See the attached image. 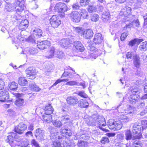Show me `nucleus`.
Returning a JSON list of instances; mask_svg holds the SVG:
<instances>
[{"label":"nucleus","mask_w":147,"mask_h":147,"mask_svg":"<svg viewBox=\"0 0 147 147\" xmlns=\"http://www.w3.org/2000/svg\"><path fill=\"white\" fill-rule=\"evenodd\" d=\"M107 125L110 129L114 131L120 129L122 126L121 122L115 121L112 119H109L108 121Z\"/></svg>","instance_id":"f257e3e1"},{"label":"nucleus","mask_w":147,"mask_h":147,"mask_svg":"<svg viewBox=\"0 0 147 147\" xmlns=\"http://www.w3.org/2000/svg\"><path fill=\"white\" fill-rule=\"evenodd\" d=\"M125 25L123 28V30H130L132 27L137 29L139 28L140 25L138 20L132 22L127 20L125 21Z\"/></svg>","instance_id":"f03ea898"},{"label":"nucleus","mask_w":147,"mask_h":147,"mask_svg":"<svg viewBox=\"0 0 147 147\" xmlns=\"http://www.w3.org/2000/svg\"><path fill=\"white\" fill-rule=\"evenodd\" d=\"M55 8L57 10L58 12L61 13L60 16L61 17H63L65 16L64 12L67 11L68 9L67 5L64 3L59 2L56 4Z\"/></svg>","instance_id":"7ed1b4c3"},{"label":"nucleus","mask_w":147,"mask_h":147,"mask_svg":"<svg viewBox=\"0 0 147 147\" xmlns=\"http://www.w3.org/2000/svg\"><path fill=\"white\" fill-rule=\"evenodd\" d=\"M131 125H132V131L134 134H136V138L139 139L141 138L142 137L141 130L142 126L139 125L137 123L132 124Z\"/></svg>","instance_id":"20e7f679"},{"label":"nucleus","mask_w":147,"mask_h":147,"mask_svg":"<svg viewBox=\"0 0 147 147\" xmlns=\"http://www.w3.org/2000/svg\"><path fill=\"white\" fill-rule=\"evenodd\" d=\"M27 77L29 79L33 80L36 78V72L35 68L29 67L25 71Z\"/></svg>","instance_id":"39448f33"},{"label":"nucleus","mask_w":147,"mask_h":147,"mask_svg":"<svg viewBox=\"0 0 147 147\" xmlns=\"http://www.w3.org/2000/svg\"><path fill=\"white\" fill-rule=\"evenodd\" d=\"M49 21L50 24L54 28L58 27L61 24V21L56 15L53 16Z\"/></svg>","instance_id":"423d86ee"},{"label":"nucleus","mask_w":147,"mask_h":147,"mask_svg":"<svg viewBox=\"0 0 147 147\" xmlns=\"http://www.w3.org/2000/svg\"><path fill=\"white\" fill-rule=\"evenodd\" d=\"M7 137V139L6 140V141L8 142L11 146H14L15 145L14 142V139H17L18 138L16 134L12 132L9 133Z\"/></svg>","instance_id":"0eeeda50"},{"label":"nucleus","mask_w":147,"mask_h":147,"mask_svg":"<svg viewBox=\"0 0 147 147\" xmlns=\"http://www.w3.org/2000/svg\"><path fill=\"white\" fill-rule=\"evenodd\" d=\"M27 129L26 125L22 123H20L17 126L15 127L14 129L15 132L19 134H22Z\"/></svg>","instance_id":"6e6552de"},{"label":"nucleus","mask_w":147,"mask_h":147,"mask_svg":"<svg viewBox=\"0 0 147 147\" xmlns=\"http://www.w3.org/2000/svg\"><path fill=\"white\" fill-rule=\"evenodd\" d=\"M71 20L75 22H78L80 20L81 17L78 11H73L70 14Z\"/></svg>","instance_id":"1a4fd4ad"},{"label":"nucleus","mask_w":147,"mask_h":147,"mask_svg":"<svg viewBox=\"0 0 147 147\" xmlns=\"http://www.w3.org/2000/svg\"><path fill=\"white\" fill-rule=\"evenodd\" d=\"M12 94L17 98L15 102V104L18 107L22 106L24 102V100L21 97L23 95L21 94L16 93L14 92Z\"/></svg>","instance_id":"9d476101"},{"label":"nucleus","mask_w":147,"mask_h":147,"mask_svg":"<svg viewBox=\"0 0 147 147\" xmlns=\"http://www.w3.org/2000/svg\"><path fill=\"white\" fill-rule=\"evenodd\" d=\"M96 121V124H97V126L99 127V128L104 131H105V129L102 128V126H104L106 125L104 118L101 116H98Z\"/></svg>","instance_id":"9b49d317"},{"label":"nucleus","mask_w":147,"mask_h":147,"mask_svg":"<svg viewBox=\"0 0 147 147\" xmlns=\"http://www.w3.org/2000/svg\"><path fill=\"white\" fill-rule=\"evenodd\" d=\"M50 46V42L47 40L42 41L37 43L38 48L41 50H43L48 48Z\"/></svg>","instance_id":"f8f14e48"},{"label":"nucleus","mask_w":147,"mask_h":147,"mask_svg":"<svg viewBox=\"0 0 147 147\" xmlns=\"http://www.w3.org/2000/svg\"><path fill=\"white\" fill-rule=\"evenodd\" d=\"M67 103L72 105H75L79 102L78 99L76 97L71 96L67 97Z\"/></svg>","instance_id":"ddd939ff"},{"label":"nucleus","mask_w":147,"mask_h":147,"mask_svg":"<svg viewBox=\"0 0 147 147\" xmlns=\"http://www.w3.org/2000/svg\"><path fill=\"white\" fill-rule=\"evenodd\" d=\"M55 48L53 47H51L45 54V57L48 59L55 57Z\"/></svg>","instance_id":"4468645a"},{"label":"nucleus","mask_w":147,"mask_h":147,"mask_svg":"<svg viewBox=\"0 0 147 147\" xmlns=\"http://www.w3.org/2000/svg\"><path fill=\"white\" fill-rule=\"evenodd\" d=\"M45 132L44 130L42 129H37L35 131V136L37 139L42 140L43 139Z\"/></svg>","instance_id":"2eb2a0df"},{"label":"nucleus","mask_w":147,"mask_h":147,"mask_svg":"<svg viewBox=\"0 0 147 147\" xmlns=\"http://www.w3.org/2000/svg\"><path fill=\"white\" fill-rule=\"evenodd\" d=\"M97 117H98V115L95 114L92 116V117H89L87 121L88 124L90 125H96Z\"/></svg>","instance_id":"dca6fc26"},{"label":"nucleus","mask_w":147,"mask_h":147,"mask_svg":"<svg viewBox=\"0 0 147 147\" xmlns=\"http://www.w3.org/2000/svg\"><path fill=\"white\" fill-rule=\"evenodd\" d=\"M9 95L8 92L5 90L0 92V101L4 102L9 98Z\"/></svg>","instance_id":"f3484780"},{"label":"nucleus","mask_w":147,"mask_h":147,"mask_svg":"<svg viewBox=\"0 0 147 147\" xmlns=\"http://www.w3.org/2000/svg\"><path fill=\"white\" fill-rule=\"evenodd\" d=\"M102 40V34L100 33H98L95 34L93 41L95 44H99L101 43Z\"/></svg>","instance_id":"a211bd4d"},{"label":"nucleus","mask_w":147,"mask_h":147,"mask_svg":"<svg viewBox=\"0 0 147 147\" xmlns=\"http://www.w3.org/2000/svg\"><path fill=\"white\" fill-rule=\"evenodd\" d=\"M93 33L92 30L90 29L84 31L83 36V37L86 39H90L93 36Z\"/></svg>","instance_id":"6ab92c4d"},{"label":"nucleus","mask_w":147,"mask_h":147,"mask_svg":"<svg viewBox=\"0 0 147 147\" xmlns=\"http://www.w3.org/2000/svg\"><path fill=\"white\" fill-rule=\"evenodd\" d=\"M29 22L28 20L26 19L21 21L18 26L20 29L23 30H25L28 26Z\"/></svg>","instance_id":"aec40b11"},{"label":"nucleus","mask_w":147,"mask_h":147,"mask_svg":"<svg viewBox=\"0 0 147 147\" xmlns=\"http://www.w3.org/2000/svg\"><path fill=\"white\" fill-rule=\"evenodd\" d=\"M42 30L38 28H36L33 30V36L36 38H40L42 35Z\"/></svg>","instance_id":"412c9836"},{"label":"nucleus","mask_w":147,"mask_h":147,"mask_svg":"<svg viewBox=\"0 0 147 147\" xmlns=\"http://www.w3.org/2000/svg\"><path fill=\"white\" fill-rule=\"evenodd\" d=\"M131 9L128 7H126L124 8L121 10L120 14L121 15H123L125 16H127L130 14Z\"/></svg>","instance_id":"4be33fe9"},{"label":"nucleus","mask_w":147,"mask_h":147,"mask_svg":"<svg viewBox=\"0 0 147 147\" xmlns=\"http://www.w3.org/2000/svg\"><path fill=\"white\" fill-rule=\"evenodd\" d=\"M74 45L78 51L82 52L84 50V48L83 45L79 41H74Z\"/></svg>","instance_id":"5701e85b"},{"label":"nucleus","mask_w":147,"mask_h":147,"mask_svg":"<svg viewBox=\"0 0 147 147\" xmlns=\"http://www.w3.org/2000/svg\"><path fill=\"white\" fill-rule=\"evenodd\" d=\"M139 98V94H132L131 95L129 98V102L132 104H134L137 101Z\"/></svg>","instance_id":"b1692460"},{"label":"nucleus","mask_w":147,"mask_h":147,"mask_svg":"<svg viewBox=\"0 0 147 147\" xmlns=\"http://www.w3.org/2000/svg\"><path fill=\"white\" fill-rule=\"evenodd\" d=\"M78 106L81 108H87L89 106V104L87 100L82 99L79 100Z\"/></svg>","instance_id":"393cba45"},{"label":"nucleus","mask_w":147,"mask_h":147,"mask_svg":"<svg viewBox=\"0 0 147 147\" xmlns=\"http://www.w3.org/2000/svg\"><path fill=\"white\" fill-rule=\"evenodd\" d=\"M45 111V114L47 115H50L52 113L54 109L51 104L47 105L44 109Z\"/></svg>","instance_id":"a878e982"},{"label":"nucleus","mask_w":147,"mask_h":147,"mask_svg":"<svg viewBox=\"0 0 147 147\" xmlns=\"http://www.w3.org/2000/svg\"><path fill=\"white\" fill-rule=\"evenodd\" d=\"M140 58L138 55H136L134 56V66L136 67H140Z\"/></svg>","instance_id":"bb28decb"},{"label":"nucleus","mask_w":147,"mask_h":147,"mask_svg":"<svg viewBox=\"0 0 147 147\" xmlns=\"http://www.w3.org/2000/svg\"><path fill=\"white\" fill-rule=\"evenodd\" d=\"M71 42L69 38H66L61 39L60 43L64 47H66L69 45Z\"/></svg>","instance_id":"cd10ccee"},{"label":"nucleus","mask_w":147,"mask_h":147,"mask_svg":"<svg viewBox=\"0 0 147 147\" xmlns=\"http://www.w3.org/2000/svg\"><path fill=\"white\" fill-rule=\"evenodd\" d=\"M80 16L84 19H87L88 17V13L86 10L84 9H81L78 12Z\"/></svg>","instance_id":"c85d7f7f"},{"label":"nucleus","mask_w":147,"mask_h":147,"mask_svg":"<svg viewBox=\"0 0 147 147\" xmlns=\"http://www.w3.org/2000/svg\"><path fill=\"white\" fill-rule=\"evenodd\" d=\"M125 139L127 140H130L131 139L133 140L136 139V137H132V134L130 130H127L125 133Z\"/></svg>","instance_id":"c756f323"},{"label":"nucleus","mask_w":147,"mask_h":147,"mask_svg":"<svg viewBox=\"0 0 147 147\" xmlns=\"http://www.w3.org/2000/svg\"><path fill=\"white\" fill-rule=\"evenodd\" d=\"M76 73L75 71H74V73L65 71L62 74L61 77L65 76L68 77L69 78H72L74 77V74Z\"/></svg>","instance_id":"7c9ffc66"},{"label":"nucleus","mask_w":147,"mask_h":147,"mask_svg":"<svg viewBox=\"0 0 147 147\" xmlns=\"http://www.w3.org/2000/svg\"><path fill=\"white\" fill-rule=\"evenodd\" d=\"M8 86L11 90L15 91L17 88L18 85V84L15 82H12L9 84Z\"/></svg>","instance_id":"2f4dec72"},{"label":"nucleus","mask_w":147,"mask_h":147,"mask_svg":"<svg viewBox=\"0 0 147 147\" xmlns=\"http://www.w3.org/2000/svg\"><path fill=\"white\" fill-rule=\"evenodd\" d=\"M88 10L89 12L90 13L97 12V8L96 5H94V3L92 5H88Z\"/></svg>","instance_id":"473e14b6"},{"label":"nucleus","mask_w":147,"mask_h":147,"mask_svg":"<svg viewBox=\"0 0 147 147\" xmlns=\"http://www.w3.org/2000/svg\"><path fill=\"white\" fill-rule=\"evenodd\" d=\"M64 56V54L63 51L60 50L55 51V57L60 59L62 58Z\"/></svg>","instance_id":"72a5a7b5"},{"label":"nucleus","mask_w":147,"mask_h":147,"mask_svg":"<svg viewBox=\"0 0 147 147\" xmlns=\"http://www.w3.org/2000/svg\"><path fill=\"white\" fill-rule=\"evenodd\" d=\"M129 90L132 93V94H138L140 93V92L138 90L137 87L136 86H134L129 88Z\"/></svg>","instance_id":"f704fd0d"},{"label":"nucleus","mask_w":147,"mask_h":147,"mask_svg":"<svg viewBox=\"0 0 147 147\" xmlns=\"http://www.w3.org/2000/svg\"><path fill=\"white\" fill-rule=\"evenodd\" d=\"M18 83L22 86H26L28 84V81L26 80L24 78L21 77L18 79Z\"/></svg>","instance_id":"c9c22d12"},{"label":"nucleus","mask_w":147,"mask_h":147,"mask_svg":"<svg viewBox=\"0 0 147 147\" xmlns=\"http://www.w3.org/2000/svg\"><path fill=\"white\" fill-rule=\"evenodd\" d=\"M73 29L79 35L81 36H82L84 32V30H83L82 28L79 27H74Z\"/></svg>","instance_id":"e433bc0d"},{"label":"nucleus","mask_w":147,"mask_h":147,"mask_svg":"<svg viewBox=\"0 0 147 147\" xmlns=\"http://www.w3.org/2000/svg\"><path fill=\"white\" fill-rule=\"evenodd\" d=\"M14 9V7L12 4L8 3L6 5L5 10L6 11L9 12L13 11Z\"/></svg>","instance_id":"4c0bfd02"},{"label":"nucleus","mask_w":147,"mask_h":147,"mask_svg":"<svg viewBox=\"0 0 147 147\" xmlns=\"http://www.w3.org/2000/svg\"><path fill=\"white\" fill-rule=\"evenodd\" d=\"M90 20L92 21L96 22L99 20V16L97 14H92L90 15Z\"/></svg>","instance_id":"58836bf2"},{"label":"nucleus","mask_w":147,"mask_h":147,"mask_svg":"<svg viewBox=\"0 0 147 147\" xmlns=\"http://www.w3.org/2000/svg\"><path fill=\"white\" fill-rule=\"evenodd\" d=\"M75 93L82 98H87L88 97L87 94L85 93L84 91L83 90L77 91Z\"/></svg>","instance_id":"ea45409f"},{"label":"nucleus","mask_w":147,"mask_h":147,"mask_svg":"<svg viewBox=\"0 0 147 147\" xmlns=\"http://www.w3.org/2000/svg\"><path fill=\"white\" fill-rule=\"evenodd\" d=\"M15 9L16 10L15 11H14V12H19V13L22 12V11H23L24 9V5H17Z\"/></svg>","instance_id":"a19ab883"},{"label":"nucleus","mask_w":147,"mask_h":147,"mask_svg":"<svg viewBox=\"0 0 147 147\" xmlns=\"http://www.w3.org/2000/svg\"><path fill=\"white\" fill-rule=\"evenodd\" d=\"M29 86L32 90L36 91H38L41 90L38 86L36 85L34 82H32L29 85Z\"/></svg>","instance_id":"79ce46f5"},{"label":"nucleus","mask_w":147,"mask_h":147,"mask_svg":"<svg viewBox=\"0 0 147 147\" xmlns=\"http://www.w3.org/2000/svg\"><path fill=\"white\" fill-rule=\"evenodd\" d=\"M139 49L141 51H146L147 50V41L142 42L139 46Z\"/></svg>","instance_id":"37998d69"},{"label":"nucleus","mask_w":147,"mask_h":147,"mask_svg":"<svg viewBox=\"0 0 147 147\" xmlns=\"http://www.w3.org/2000/svg\"><path fill=\"white\" fill-rule=\"evenodd\" d=\"M42 118L44 120L47 122L51 121L52 119V117L50 115H47L45 113L43 115Z\"/></svg>","instance_id":"c03bdc74"},{"label":"nucleus","mask_w":147,"mask_h":147,"mask_svg":"<svg viewBox=\"0 0 147 147\" xmlns=\"http://www.w3.org/2000/svg\"><path fill=\"white\" fill-rule=\"evenodd\" d=\"M69 79H60L57 80L55 83L50 87V88H52L54 86H55L58 84L60 83L61 82H66L68 81Z\"/></svg>","instance_id":"a18cd8bd"},{"label":"nucleus","mask_w":147,"mask_h":147,"mask_svg":"<svg viewBox=\"0 0 147 147\" xmlns=\"http://www.w3.org/2000/svg\"><path fill=\"white\" fill-rule=\"evenodd\" d=\"M133 145L134 147H142L143 144L140 141L135 140L133 142Z\"/></svg>","instance_id":"49530a36"},{"label":"nucleus","mask_w":147,"mask_h":147,"mask_svg":"<svg viewBox=\"0 0 147 147\" xmlns=\"http://www.w3.org/2000/svg\"><path fill=\"white\" fill-rule=\"evenodd\" d=\"M87 145V142L83 140H79L77 145L79 147H85Z\"/></svg>","instance_id":"de8ad7c7"},{"label":"nucleus","mask_w":147,"mask_h":147,"mask_svg":"<svg viewBox=\"0 0 147 147\" xmlns=\"http://www.w3.org/2000/svg\"><path fill=\"white\" fill-rule=\"evenodd\" d=\"M102 20L105 23L109 22L110 20L111 19V17L105 16V15H102Z\"/></svg>","instance_id":"09e8293b"},{"label":"nucleus","mask_w":147,"mask_h":147,"mask_svg":"<svg viewBox=\"0 0 147 147\" xmlns=\"http://www.w3.org/2000/svg\"><path fill=\"white\" fill-rule=\"evenodd\" d=\"M53 123V125L57 127H60L62 126L61 122L58 120H55Z\"/></svg>","instance_id":"8fccbe9b"},{"label":"nucleus","mask_w":147,"mask_h":147,"mask_svg":"<svg viewBox=\"0 0 147 147\" xmlns=\"http://www.w3.org/2000/svg\"><path fill=\"white\" fill-rule=\"evenodd\" d=\"M20 14H21V13H15V15L13 17V18L16 20L21 19V18L23 17L24 16H22V15H20Z\"/></svg>","instance_id":"3c124183"},{"label":"nucleus","mask_w":147,"mask_h":147,"mask_svg":"<svg viewBox=\"0 0 147 147\" xmlns=\"http://www.w3.org/2000/svg\"><path fill=\"white\" fill-rule=\"evenodd\" d=\"M144 2V0H137L136 3L134 4L135 6L137 8L140 7Z\"/></svg>","instance_id":"603ef678"},{"label":"nucleus","mask_w":147,"mask_h":147,"mask_svg":"<svg viewBox=\"0 0 147 147\" xmlns=\"http://www.w3.org/2000/svg\"><path fill=\"white\" fill-rule=\"evenodd\" d=\"M102 53V51L100 49H98L96 50L95 51V53L94 54L92 53L91 55H93V56L94 57H93L94 58H96V57L98 55H100Z\"/></svg>","instance_id":"864d4df0"},{"label":"nucleus","mask_w":147,"mask_h":147,"mask_svg":"<svg viewBox=\"0 0 147 147\" xmlns=\"http://www.w3.org/2000/svg\"><path fill=\"white\" fill-rule=\"evenodd\" d=\"M66 85L69 86L79 85V83L76 81H73L67 82L66 84Z\"/></svg>","instance_id":"5fc2aeb1"},{"label":"nucleus","mask_w":147,"mask_h":147,"mask_svg":"<svg viewBox=\"0 0 147 147\" xmlns=\"http://www.w3.org/2000/svg\"><path fill=\"white\" fill-rule=\"evenodd\" d=\"M100 142L102 143L105 144L109 143V140L107 137H105L102 138Z\"/></svg>","instance_id":"6e6d98bb"},{"label":"nucleus","mask_w":147,"mask_h":147,"mask_svg":"<svg viewBox=\"0 0 147 147\" xmlns=\"http://www.w3.org/2000/svg\"><path fill=\"white\" fill-rule=\"evenodd\" d=\"M29 53L32 55H34L38 52V51L34 48H31L28 50Z\"/></svg>","instance_id":"4d7b16f0"},{"label":"nucleus","mask_w":147,"mask_h":147,"mask_svg":"<svg viewBox=\"0 0 147 147\" xmlns=\"http://www.w3.org/2000/svg\"><path fill=\"white\" fill-rule=\"evenodd\" d=\"M80 3L82 6L88 5L89 3V0H80Z\"/></svg>","instance_id":"13d9d810"},{"label":"nucleus","mask_w":147,"mask_h":147,"mask_svg":"<svg viewBox=\"0 0 147 147\" xmlns=\"http://www.w3.org/2000/svg\"><path fill=\"white\" fill-rule=\"evenodd\" d=\"M128 32L127 31L124 32L121 35L120 37V39L121 41H123L128 35Z\"/></svg>","instance_id":"bf43d9fd"},{"label":"nucleus","mask_w":147,"mask_h":147,"mask_svg":"<svg viewBox=\"0 0 147 147\" xmlns=\"http://www.w3.org/2000/svg\"><path fill=\"white\" fill-rule=\"evenodd\" d=\"M136 44H137L136 41V39L134 38V39H132L129 41L128 45L129 46L132 47L134 46Z\"/></svg>","instance_id":"052dcab7"},{"label":"nucleus","mask_w":147,"mask_h":147,"mask_svg":"<svg viewBox=\"0 0 147 147\" xmlns=\"http://www.w3.org/2000/svg\"><path fill=\"white\" fill-rule=\"evenodd\" d=\"M80 6L77 3L74 4L72 5V8L74 10L79 9L80 10L81 9H80Z\"/></svg>","instance_id":"680f3d73"},{"label":"nucleus","mask_w":147,"mask_h":147,"mask_svg":"<svg viewBox=\"0 0 147 147\" xmlns=\"http://www.w3.org/2000/svg\"><path fill=\"white\" fill-rule=\"evenodd\" d=\"M134 53L133 52L131 51H130L127 53L126 54V57L128 59H131Z\"/></svg>","instance_id":"e2e57ef3"},{"label":"nucleus","mask_w":147,"mask_h":147,"mask_svg":"<svg viewBox=\"0 0 147 147\" xmlns=\"http://www.w3.org/2000/svg\"><path fill=\"white\" fill-rule=\"evenodd\" d=\"M143 17L144 20V26H145L147 24V13L144 14Z\"/></svg>","instance_id":"0e129e2a"},{"label":"nucleus","mask_w":147,"mask_h":147,"mask_svg":"<svg viewBox=\"0 0 147 147\" xmlns=\"http://www.w3.org/2000/svg\"><path fill=\"white\" fill-rule=\"evenodd\" d=\"M121 119L123 121L127 122L129 121V119L125 115H123L122 116Z\"/></svg>","instance_id":"69168bd1"},{"label":"nucleus","mask_w":147,"mask_h":147,"mask_svg":"<svg viewBox=\"0 0 147 147\" xmlns=\"http://www.w3.org/2000/svg\"><path fill=\"white\" fill-rule=\"evenodd\" d=\"M31 143L36 147H40L39 144L34 139L32 140Z\"/></svg>","instance_id":"338daca9"},{"label":"nucleus","mask_w":147,"mask_h":147,"mask_svg":"<svg viewBox=\"0 0 147 147\" xmlns=\"http://www.w3.org/2000/svg\"><path fill=\"white\" fill-rule=\"evenodd\" d=\"M4 85V82L2 79H0V90H1L3 88Z\"/></svg>","instance_id":"774afa93"}]
</instances>
